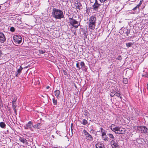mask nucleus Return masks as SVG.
I'll return each mask as SVG.
<instances>
[{
  "label": "nucleus",
  "mask_w": 148,
  "mask_h": 148,
  "mask_svg": "<svg viewBox=\"0 0 148 148\" xmlns=\"http://www.w3.org/2000/svg\"><path fill=\"white\" fill-rule=\"evenodd\" d=\"M52 14L53 17L56 19H60L64 17L63 11L58 9H53Z\"/></svg>",
  "instance_id": "obj_1"
},
{
  "label": "nucleus",
  "mask_w": 148,
  "mask_h": 148,
  "mask_svg": "<svg viewBox=\"0 0 148 148\" xmlns=\"http://www.w3.org/2000/svg\"><path fill=\"white\" fill-rule=\"evenodd\" d=\"M96 18L94 16H92L90 18L88 21L87 22L89 29L92 30L95 29L96 26Z\"/></svg>",
  "instance_id": "obj_2"
},
{
  "label": "nucleus",
  "mask_w": 148,
  "mask_h": 148,
  "mask_svg": "<svg viewBox=\"0 0 148 148\" xmlns=\"http://www.w3.org/2000/svg\"><path fill=\"white\" fill-rule=\"evenodd\" d=\"M69 22L71 25L73 27L77 28L80 25V23L76 20L74 19L73 18H69Z\"/></svg>",
  "instance_id": "obj_3"
},
{
  "label": "nucleus",
  "mask_w": 148,
  "mask_h": 148,
  "mask_svg": "<svg viewBox=\"0 0 148 148\" xmlns=\"http://www.w3.org/2000/svg\"><path fill=\"white\" fill-rule=\"evenodd\" d=\"M13 39L16 43L20 44L21 42L22 38L20 35H14L13 36Z\"/></svg>",
  "instance_id": "obj_4"
},
{
  "label": "nucleus",
  "mask_w": 148,
  "mask_h": 148,
  "mask_svg": "<svg viewBox=\"0 0 148 148\" xmlns=\"http://www.w3.org/2000/svg\"><path fill=\"white\" fill-rule=\"evenodd\" d=\"M83 132L86 138L90 141H92L93 140V138L91 135H90L85 130H84Z\"/></svg>",
  "instance_id": "obj_5"
},
{
  "label": "nucleus",
  "mask_w": 148,
  "mask_h": 148,
  "mask_svg": "<svg viewBox=\"0 0 148 148\" xmlns=\"http://www.w3.org/2000/svg\"><path fill=\"white\" fill-rule=\"evenodd\" d=\"M139 128L140 130H141L142 133L148 135V128H147L145 126H139Z\"/></svg>",
  "instance_id": "obj_6"
},
{
  "label": "nucleus",
  "mask_w": 148,
  "mask_h": 148,
  "mask_svg": "<svg viewBox=\"0 0 148 148\" xmlns=\"http://www.w3.org/2000/svg\"><path fill=\"white\" fill-rule=\"evenodd\" d=\"M110 144L112 148H119V146L115 140H112L110 142Z\"/></svg>",
  "instance_id": "obj_7"
},
{
  "label": "nucleus",
  "mask_w": 148,
  "mask_h": 148,
  "mask_svg": "<svg viewBox=\"0 0 148 148\" xmlns=\"http://www.w3.org/2000/svg\"><path fill=\"white\" fill-rule=\"evenodd\" d=\"M115 126V125L114 124H112L111 125L110 127L111 130L115 132H116V131L118 132L119 131H120V127L119 126L114 127Z\"/></svg>",
  "instance_id": "obj_8"
},
{
  "label": "nucleus",
  "mask_w": 148,
  "mask_h": 148,
  "mask_svg": "<svg viewBox=\"0 0 148 148\" xmlns=\"http://www.w3.org/2000/svg\"><path fill=\"white\" fill-rule=\"evenodd\" d=\"M6 40V38L4 34L0 32V42L3 43Z\"/></svg>",
  "instance_id": "obj_9"
},
{
  "label": "nucleus",
  "mask_w": 148,
  "mask_h": 148,
  "mask_svg": "<svg viewBox=\"0 0 148 148\" xmlns=\"http://www.w3.org/2000/svg\"><path fill=\"white\" fill-rule=\"evenodd\" d=\"M33 125V123L32 121H29L27 124H26L25 126V129H28L32 128V126Z\"/></svg>",
  "instance_id": "obj_10"
},
{
  "label": "nucleus",
  "mask_w": 148,
  "mask_h": 148,
  "mask_svg": "<svg viewBox=\"0 0 148 148\" xmlns=\"http://www.w3.org/2000/svg\"><path fill=\"white\" fill-rule=\"evenodd\" d=\"M101 5L98 3V1L97 0H95V2L92 5V7L95 10L98 9V8Z\"/></svg>",
  "instance_id": "obj_11"
},
{
  "label": "nucleus",
  "mask_w": 148,
  "mask_h": 148,
  "mask_svg": "<svg viewBox=\"0 0 148 148\" xmlns=\"http://www.w3.org/2000/svg\"><path fill=\"white\" fill-rule=\"evenodd\" d=\"M18 66L16 67V68L17 69V72L15 73L16 75L15 76L18 77V75H20L21 73V71L23 68L22 67L21 65L19 67V68L18 69Z\"/></svg>",
  "instance_id": "obj_12"
},
{
  "label": "nucleus",
  "mask_w": 148,
  "mask_h": 148,
  "mask_svg": "<svg viewBox=\"0 0 148 148\" xmlns=\"http://www.w3.org/2000/svg\"><path fill=\"white\" fill-rule=\"evenodd\" d=\"M104 146V145L100 142L98 143L95 145L96 148H105Z\"/></svg>",
  "instance_id": "obj_13"
},
{
  "label": "nucleus",
  "mask_w": 148,
  "mask_h": 148,
  "mask_svg": "<svg viewBox=\"0 0 148 148\" xmlns=\"http://www.w3.org/2000/svg\"><path fill=\"white\" fill-rule=\"evenodd\" d=\"M42 125V123H38L36 124L33 126V127L35 129H39L40 127Z\"/></svg>",
  "instance_id": "obj_14"
},
{
  "label": "nucleus",
  "mask_w": 148,
  "mask_h": 148,
  "mask_svg": "<svg viewBox=\"0 0 148 148\" xmlns=\"http://www.w3.org/2000/svg\"><path fill=\"white\" fill-rule=\"evenodd\" d=\"M76 67L79 69H82V70L86 71L87 70V68L85 65H76Z\"/></svg>",
  "instance_id": "obj_15"
},
{
  "label": "nucleus",
  "mask_w": 148,
  "mask_h": 148,
  "mask_svg": "<svg viewBox=\"0 0 148 148\" xmlns=\"http://www.w3.org/2000/svg\"><path fill=\"white\" fill-rule=\"evenodd\" d=\"M123 30L124 33H125L126 35L128 36L129 34L130 33V30L129 29H126L122 28V30Z\"/></svg>",
  "instance_id": "obj_16"
},
{
  "label": "nucleus",
  "mask_w": 148,
  "mask_h": 148,
  "mask_svg": "<svg viewBox=\"0 0 148 148\" xmlns=\"http://www.w3.org/2000/svg\"><path fill=\"white\" fill-rule=\"evenodd\" d=\"M54 92L55 93V95L56 97L58 98L60 93V91L59 90H56L54 91Z\"/></svg>",
  "instance_id": "obj_17"
},
{
  "label": "nucleus",
  "mask_w": 148,
  "mask_h": 148,
  "mask_svg": "<svg viewBox=\"0 0 148 148\" xmlns=\"http://www.w3.org/2000/svg\"><path fill=\"white\" fill-rule=\"evenodd\" d=\"M19 140L21 142L23 143H27V140L23 138L22 137H20L19 139Z\"/></svg>",
  "instance_id": "obj_18"
},
{
  "label": "nucleus",
  "mask_w": 148,
  "mask_h": 148,
  "mask_svg": "<svg viewBox=\"0 0 148 148\" xmlns=\"http://www.w3.org/2000/svg\"><path fill=\"white\" fill-rule=\"evenodd\" d=\"M6 125L5 123L3 122H0V127L3 129H5L6 128Z\"/></svg>",
  "instance_id": "obj_19"
},
{
  "label": "nucleus",
  "mask_w": 148,
  "mask_h": 148,
  "mask_svg": "<svg viewBox=\"0 0 148 148\" xmlns=\"http://www.w3.org/2000/svg\"><path fill=\"white\" fill-rule=\"evenodd\" d=\"M107 136L109 137V139L111 140L112 139L114 140V137L113 134L110 133H108L107 134Z\"/></svg>",
  "instance_id": "obj_20"
},
{
  "label": "nucleus",
  "mask_w": 148,
  "mask_h": 148,
  "mask_svg": "<svg viewBox=\"0 0 148 148\" xmlns=\"http://www.w3.org/2000/svg\"><path fill=\"white\" fill-rule=\"evenodd\" d=\"M82 6V5L80 3H78L76 4V7L78 9H80Z\"/></svg>",
  "instance_id": "obj_21"
},
{
  "label": "nucleus",
  "mask_w": 148,
  "mask_h": 148,
  "mask_svg": "<svg viewBox=\"0 0 148 148\" xmlns=\"http://www.w3.org/2000/svg\"><path fill=\"white\" fill-rule=\"evenodd\" d=\"M39 52L40 53V54L45 53V55L47 56H48V53L47 52H45L44 50H39Z\"/></svg>",
  "instance_id": "obj_22"
},
{
  "label": "nucleus",
  "mask_w": 148,
  "mask_h": 148,
  "mask_svg": "<svg viewBox=\"0 0 148 148\" xmlns=\"http://www.w3.org/2000/svg\"><path fill=\"white\" fill-rule=\"evenodd\" d=\"M102 138L105 141H108L109 139L107 137L106 135V136L102 137Z\"/></svg>",
  "instance_id": "obj_23"
},
{
  "label": "nucleus",
  "mask_w": 148,
  "mask_h": 148,
  "mask_svg": "<svg viewBox=\"0 0 148 148\" xmlns=\"http://www.w3.org/2000/svg\"><path fill=\"white\" fill-rule=\"evenodd\" d=\"M84 114L85 116L87 117H88L89 115V113L86 110H84Z\"/></svg>",
  "instance_id": "obj_24"
},
{
  "label": "nucleus",
  "mask_w": 148,
  "mask_h": 148,
  "mask_svg": "<svg viewBox=\"0 0 148 148\" xmlns=\"http://www.w3.org/2000/svg\"><path fill=\"white\" fill-rule=\"evenodd\" d=\"M81 123L83 125H86L88 123V122L87 120H86L85 119H83L82 120V122H81Z\"/></svg>",
  "instance_id": "obj_25"
},
{
  "label": "nucleus",
  "mask_w": 148,
  "mask_h": 148,
  "mask_svg": "<svg viewBox=\"0 0 148 148\" xmlns=\"http://www.w3.org/2000/svg\"><path fill=\"white\" fill-rule=\"evenodd\" d=\"M123 82L124 83L127 84L128 83V81L127 79L125 78H124L123 79Z\"/></svg>",
  "instance_id": "obj_26"
},
{
  "label": "nucleus",
  "mask_w": 148,
  "mask_h": 148,
  "mask_svg": "<svg viewBox=\"0 0 148 148\" xmlns=\"http://www.w3.org/2000/svg\"><path fill=\"white\" fill-rule=\"evenodd\" d=\"M54 105L56 106L57 104V101L56 99H55L54 98L52 99Z\"/></svg>",
  "instance_id": "obj_27"
},
{
  "label": "nucleus",
  "mask_w": 148,
  "mask_h": 148,
  "mask_svg": "<svg viewBox=\"0 0 148 148\" xmlns=\"http://www.w3.org/2000/svg\"><path fill=\"white\" fill-rule=\"evenodd\" d=\"M12 108L14 111V112L16 114V109L15 104H12Z\"/></svg>",
  "instance_id": "obj_28"
},
{
  "label": "nucleus",
  "mask_w": 148,
  "mask_h": 148,
  "mask_svg": "<svg viewBox=\"0 0 148 148\" xmlns=\"http://www.w3.org/2000/svg\"><path fill=\"white\" fill-rule=\"evenodd\" d=\"M133 45V43H132V42H129V43H127L126 44V46L127 47H131Z\"/></svg>",
  "instance_id": "obj_29"
},
{
  "label": "nucleus",
  "mask_w": 148,
  "mask_h": 148,
  "mask_svg": "<svg viewBox=\"0 0 148 148\" xmlns=\"http://www.w3.org/2000/svg\"><path fill=\"white\" fill-rule=\"evenodd\" d=\"M139 7L137 5L132 10H134V11H137L138 10H139Z\"/></svg>",
  "instance_id": "obj_30"
},
{
  "label": "nucleus",
  "mask_w": 148,
  "mask_h": 148,
  "mask_svg": "<svg viewBox=\"0 0 148 148\" xmlns=\"http://www.w3.org/2000/svg\"><path fill=\"white\" fill-rule=\"evenodd\" d=\"M117 60H121L122 59V57L121 55H119L116 58Z\"/></svg>",
  "instance_id": "obj_31"
},
{
  "label": "nucleus",
  "mask_w": 148,
  "mask_h": 148,
  "mask_svg": "<svg viewBox=\"0 0 148 148\" xmlns=\"http://www.w3.org/2000/svg\"><path fill=\"white\" fill-rule=\"evenodd\" d=\"M118 92H119V93L118 92H116L115 93V95L116 96L118 97H120V93H119V91Z\"/></svg>",
  "instance_id": "obj_32"
},
{
  "label": "nucleus",
  "mask_w": 148,
  "mask_h": 148,
  "mask_svg": "<svg viewBox=\"0 0 148 148\" xmlns=\"http://www.w3.org/2000/svg\"><path fill=\"white\" fill-rule=\"evenodd\" d=\"M101 136L103 137L104 136H106V131L105 130L104 131L101 132Z\"/></svg>",
  "instance_id": "obj_33"
},
{
  "label": "nucleus",
  "mask_w": 148,
  "mask_h": 148,
  "mask_svg": "<svg viewBox=\"0 0 148 148\" xmlns=\"http://www.w3.org/2000/svg\"><path fill=\"white\" fill-rule=\"evenodd\" d=\"M16 99H15V98H14L13 101H12V104H16Z\"/></svg>",
  "instance_id": "obj_34"
},
{
  "label": "nucleus",
  "mask_w": 148,
  "mask_h": 148,
  "mask_svg": "<svg viewBox=\"0 0 148 148\" xmlns=\"http://www.w3.org/2000/svg\"><path fill=\"white\" fill-rule=\"evenodd\" d=\"M10 30L11 31L13 32L14 31H15V29L13 27H11L10 29Z\"/></svg>",
  "instance_id": "obj_35"
},
{
  "label": "nucleus",
  "mask_w": 148,
  "mask_h": 148,
  "mask_svg": "<svg viewBox=\"0 0 148 148\" xmlns=\"http://www.w3.org/2000/svg\"><path fill=\"white\" fill-rule=\"evenodd\" d=\"M125 133V131L124 130L123 132H115V133L116 134H124Z\"/></svg>",
  "instance_id": "obj_36"
},
{
  "label": "nucleus",
  "mask_w": 148,
  "mask_h": 148,
  "mask_svg": "<svg viewBox=\"0 0 148 148\" xmlns=\"http://www.w3.org/2000/svg\"><path fill=\"white\" fill-rule=\"evenodd\" d=\"M142 76L148 78V74L147 73L145 74L142 75Z\"/></svg>",
  "instance_id": "obj_37"
},
{
  "label": "nucleus",
  "mask_w": 148,
  "mask_h": 148,
  "mask_svg": "<svg viewBox=\"0 0 148 148\" xmlns=\"http://www.w3.org/2000/svg\"><path fill=\"white\" fill-rule=\"evenodd\" d=\"M64 74L65 75H67L68 74L67 72L65 70H63V71Z\"/></svg>",
  "instance_id": "obj_38"
},
{
  "label": "nucleus",
  "mask_w": 148,
  "mask_h": 148,
  "mask_svg": "<svg viewBox=\"0 0 148 148\" xmlns=\"http://www.w3.org/2000/svg\"><path fill=\"white\" fill-rule=\"evenodd\" d=\"M115 95L114 92H111L110 94V96L111 97H113Z\"/></svg>",
  "instance_id": "obj_39"
},
{
  "label": "nucleus",
  "mask_w": 148,
  "mask_h": 148,
  "mask_svg": "<svg viewBox=\"0 0 148 148\" xmlns=\"http://www.w3.org/2000/svg\"><path fill=\"white\" fill-rule=\"evenodd\" d=\"M142 3V1H140V2L137 5H138L139 7H140V6Z\"/></svg>",
  "instance_id": "obj_40"
},
{
  "label": "nucleus",
  "mask_w": 148,
  "mask_h": 148,
  "mask_svg": "<svg viewBox=\"0 0 148 148\" xmlns=\"http://www.w3.org/2000/svg\"><path fill=\"white\" fill-rule=\"evenodd\" d=\"M100 130L101 132H103L104 131H105V130H104L103 129V128L102 127L100 128Z\"/></svg>",
  "instance_id": "obj_41"
},
{
  "label": "nucleus",
  "mask_w": 148,
  "mask_h": 148,
  "mask_svg": "<svg viewBox=\"0 0 148 148\" xmlns=\"http://www.w3.org/2000/svg\"><path fill=\"white\" fill-rule=\"evenodd\" d=\"M2 55V52L1 50H0V57H1Z\"/></svg>",
  "instance_id": "obj_42"
},
{
  "label": "nucleus",
  "mask_w": 148,
  "mask_h": 148,
  "mask_svg": "<svg viewBox=\"0 0 148 148\" xmlns=\"http://www.w3.org/2000/svg\"><path fill=\"white\" fill-rule=\"evenodd\" d=\"M121 128L120 127V131H119V132H123V130H121Z\"/></svg>",
  "instance_id": "obj_43"
},
{
  "label": "nucleus",
  "mask_w": 148,
  "mask_h": 148,
  "mask_svg": "<svg viewBox=\"0 0 148 148\" xmlns=\"http://www.w3.org/2000/svg\"><path fill=\"white\" fill-rule=\"evenodd\" d=\"M107 0H100V1L101 3H103L105 1H106Z\"/></svg>",
  "instance_id": "obj_44"
},
{
  "label": "nucleus",
  "mask_w": 148,
  "mask_h": 148,
  "mask_svg": "<svg viewBox=\"0 0 148 148\" xmlns=\"http://www.w3.org/2000/svg\"><path fill=\"white\" fill-rule=\"evenodd\" d=\"M80 65H84V63L83 62H82L80 63Z\"/></svg>",
  "instance_id": "obj_45"
},
{
  "label": "nucleus",
  "mask_w": 148,
  "mask_h": 148,
  "mask_svg": "<svg viewBox=\"0 0 148 148\" xmlns=\"http://www.w3.org/2000/svg\"><path fill=\"white\" fill-rule=\"evenodd\" d=\"M73 127V124L72 123L71 124V128L72 127Z\"/></svg>",
  "instance_id": "obj_46"
},
{
  "label": "nucleus",
  "mask_w": 148,
  "mask_h": 148,
  "mask_svg": "<svg viewBox=\"0 0 148 148\" xmlns=\"http://www.w3.org/2000/svg\"><path fill=\"white\" fill-rule=\"evenodd\" d=\"M49 88H50V87L49 86H47L46 87V88L47 89H49Z\"/></svg>",
  "instance_id": "obj_47"
},
{
  "label": "nucleus",
  "mask_w": 148,
  "mask_h": 148,
  "mask_svg": "<svg viewBox=\"0 0 148 148\" xmlns=\"http://www.w3.org/2000/svg\"><path fill=\"white\" fill-rule=\"evenodd\" d=\"M29 65H28V66H26V67H24V68H28V67H29Z\"/></svg>",
  "instance_id": "obj_48"
},
{
  "label": "nucleus",
  "mask_w": 148,
  "mask_h": 148,
  "mask_svg": "<svg viewBox=\"0 0 148 148\" xmlns=\"http://www.w3.org/2000/svg\"><path fill=\"white\" fill-rule=\"evenodd\" d=\"M94 130L93 129H92L90 130V132H94Z\"/></svg>",
  "instance_id": "obj_49"
},
{
  "label": "nucleus",
  "mask_w": 148,
  "mask_h": 148,
  "mask_svg": "<svg viewBox=\"0 0 148 148\" xmlns=\"http://www.w3.org/2000/svg\"><path fill=\"white\" fill-rule=\"evenodd\" d=\"M147 88L148 89V83L147 84Z\"/></svg>",
  "instance_id": "obj_50"
},
{
  "label": "nucleus",
  "mask_w": 148,
  "mask_h": 148,
  "mask_svg": "<svg viewBox=\"0 0 148 148\" xmlns=\"http://www.w3.org/2000/svg\"><path fill=\"white\" fill-rule=\"evenodd\" d=\"M71 130L72 131L73 130V129L72 128V127L71 128Z\"/></svg>",
  "instance_id": "obj_51"
},
{
  "label": "nucleus",
  "mask_w": 148,
  "mask_h": 148,
  "mask_svg": "<svg viewBox=\"0 0 148 148\" xmlns=\"http://www.w3.org/2000/svg\"><path fill=\"white\" fill-rule=\"evenodd\" d=\"M120 99H121L122 98V97L121 96H120V97H119Z\"/></svg>",
  "instance_id": "obj_52"
},
{
  "label": "nucleus",
  "mask_w": 148,
  "mask_h": 148,
  "mask_svg": "<svg viewBox=\"0 0 148 148\" xmlns=\"http://www.w3.org/2000/svg\"><path fill=\"white\" fill-rule=\"evenodd\" d=\"M76 65H79L78 63H77Z\"/></svg>",
  "instance_id": "obj_53"
},
{
  "label": "nucleus",
  "mask_w": 148,
  "mask_h": 148,
  "mask_svg": "<svg viewBox=\"0 0 148 148\" xmlns=\"http://www.w3.org/2000/svg\"><path fill=\"white\" fill-rule=\"evenodd\" d=\"M1 6L0 5V10L1 9Z\"/></svg>",
  "instance_id": "obj_54"
},
{
  "label": "nucleus",
  "mask_w": 148,
  "mask_h": 148,
  "mask_svg": "<svg viewBox=\"0 0 148 148\" xmlns=\"http://www.w3.org/2000/svg\"><path fill=\"white\" fill-rule=\"evenodd\" d=\"M52 136L53 137H54V136L53 135H52Z\"/></svg>",
  "instance_id": "obj_55"
},
{
  "label": "nucleus",
  "mask_w": 148,
  "mask_h": 148,
  "mask_svg": "<svg viewBox=\"0 0 148 148\" xmlns=\"http://www.w3.org/2000/svg\"><path fill=\"white\" fill-rule=\"evenodd\" d=\"M57 67H58V68H59V67H58V66L57 65Z\"/></svg>",
  "instance_id": "obj_56"
}]
</instances>
